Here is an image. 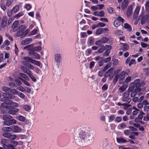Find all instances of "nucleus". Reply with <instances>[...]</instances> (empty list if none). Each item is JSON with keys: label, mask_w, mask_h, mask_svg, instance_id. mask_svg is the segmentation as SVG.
Wrapping results in <instances>:
<instances>
[{"label": "nucleus", "mask_w": 149, "mask_h": 149, "mask_svg": "<svg viewBox=\"0 0 149 149\" xmlns=\"http://www.w3.org/2000/svg\"><path fill=\"white\" fill-rule=\"evenodd\" d=\"M94 39L92 36L89 37L87 41V45L88 46L93 45L94 44Z\"/></svg>", "instance_id": "nucleus-8"}, {"label": "nucleus", "mask_w": 149, "mask_h": 149, "mask_svg": "<svg viewBox=\"0 0 149 149\" xmlns=\"http://www.w3.org/2000/svg\"><path fill=\"white\" fill-rule=\"evenodd\" d=\"M3 120V124L6 125H10L13 124H16V121L14 119H12L13 117L10 115H3L2 117Z\"/></svg>", "instance_id": "nucleus-1"}, {"label": "nucleus", "mask_w": 149, "mask_h": 149, "mask_svg": "<svg viewBox=\"0 0 149 149\" xmlns=\"http://www.w3.org/2000/svg\"><path fill=\"white\" fill-rule=\"evenodd\" d=\"M3 95L5 98L8 99H13L15 97V96L13 95L8 93H4Z\"/></svg>", "instance_id": "nucleus-9"}, {"label": "nucleus", "mask_w": 149, "mask_h": 149, "mask_svg": "<svg viewBox=\"0 0 149 149\" xmlns=\"http://www.w3.org/2000/svg\"><path fill=\"white\" fill-rule=\"evenodd\" d=\"M131 92H130L128 91L127 90V91H126L123 93V98H129V97L130 95V93Z\"/></svg>", "instance_id": "nucleus-35"}, {"label": "nucleus", "mask_w": 149, "mask_h": 149, "mask_svg": "<svg viewBox=\"0 0 149 149\" xmlns=\"http://www.w3.org/2000/svg\"><path fill=\"white\" fill-rule=\"evenodd\" d=\"M112 65V62H110L108 63L104 68L103 69V71L104 72L105 71L107 70L109 68L111 67Z\"/></svg>", "instance_id": "nucleus-29"}, {"label": "nucleus", "mask_w": 149, "mask_h": 149, "mask_svg": "<svg viewBox=\"0 0 149 149\" xmlns=\"http://www.w3.org/2000/svg\"><path fill=\"white\" fill-rule=\"evenodd\" d=\"M124 27L125 29H127L130 32L132 31V29L131 26L127 23H125L124 24Z\"/></svg>", "instance_id": "nucleus-21"}, {"label": "nucleus", "mask_w": 149, "mask_h": 149, "mask_svg": "<svg viewBox=\"0 0 149 149\" xmlns=\"http://www.w3.org/2000/svg\"><path fill=\"white\" fill-rule=\"evenodd\" d=\"M113 69L111 68L106 72L107 74H109V77L111 79H112L115 75V74L113 73Z\"/></svg>", "instance_id": "nucleus-12"}, {"label": "nucleus", "mask_w": 149, "mask_h": 149, "mask_svg": "<svg viewBox=\"0 0 149 149\" xmlns=\"http://www.w3.org/2000/svg\"><path fill=\"white\" fill-rule=\"evenodd\" d=\"M2 130L4 132H9L12 130V127H5L2 128Z\"/></svg>", "instance_id": "nucleus-36"}, {"label": "nucleus", "mask_w": 149, "mask_h": 149, "mask_svg": "<svg viewBox=\"0 0 149 149\" xmlns=\"http://www.w3.org/2000/svg\"><path fill=\"white\" fill-rule=\"evenodd\" d=\"M145 113L143 111H141L140 113L137 116V118L140 119L142 120L143 118V115H145Z\"/></svg>", "instance_id": "nucleus-49"}, {"label": "nucleus", "mask_w": 149, "mask_h": 149, "mask_svg": "<svg viewBox=\"0 0 149 149\" xmlns=\"http://www.w3.org/2000/svg\"><path fill=\"white\" fill-rule=\"evenodd\" d=\"M23 15V13L22 12H21L18 13L14 17L16 18L17 19Z\"/></svg>", "instance_id": "nucleus-61"}, {"label": "nucleus", "mask_w": 149, "mask_h": 149, "mask_svg": "<svg viewBox=\"0 0 149 149\" xmlns=\"http://www.w3.org/2000/svg\"><path fill=\"white\" fill-rule=\"evenodd\" d=\"M32 49L33 51H40L41 50V47L40 46H38L34 47H33Z\"/></svg>", "instance_id": "nucleus-40"}, {"label": "nucleus", "mask_w": 149, "mask_h": 149, "mask_svg": "<svg viewBox=\"0 0 149 149\" xmlns=\"http://www.w3.org/2000/svg\"><path fill=\"white\" fill-rule=\"evenodd\" d=\"M88 136L87 133L85 132L82 130L80 131L79 134V136L81 140H83L84 141L87 140H89V139H88Z\"/></svg>", "instance_id": "nucleus-4"}, {"label": "nucleus", "mask_w": 149, "mask_h": 149, "mask_svg": "<svg viewBox=\"0 0 149 149\" xmlns=\"http://www.w3.org/2000/svg\"><path fill=\"white\" fill-rule=\"evenodd\" d=\"M33 46V44H31L30 45H28L25 47H24L23 49H27L28 50H30V51L31 50H32L33 47H31Z\"/></svg>", "instance_id": "nucleus-38"}, {"label": "nucleus", "mask_w": 149, "mask_h": 149, "mask_svg": "<svg viewBox=\"0 0 149 149\" xmlns=\"http://www.w3.org/2000/svg\"><path fill=\"white\" fill-rule=\"evenodd\" d=\"M133 8L132 6H130L128 8L127 11V16L129 17L130 16L132 13Z\"/></svg>", "instance_id": "nucleus-14"}, {"label": "nucleus", "mask_w": 149, "mask_h": 149, "mask_svg": "<svg viewBox=\"0 0 149 149\" xmlns=\"http://www.w3.org/2000/svg\"><path fill=\"white\" fill-rule=\"evenodd\" d=\"M4 148L5 149H15L14 146L12 144H9L5 146Z\"/></svg>", "instance_id": "nucleus-26"}, {"label": "nucleus", "mask_w": 149, "mask_h": 149, "mask_svg": "<svg viewBox=\"0 0 149 149\" xmlns=\"http://www.w3.org/2000/svg\"><path fill=\"white\" fill-rule=\"evenodd\" d=\"M26 26L25 25H22L19 27V30L24 32V30L26 29Z\"/></svg>", "instance_id": "nucleus-50"}, {"label": "nucleus", "mask_w": 149, "mask_h": 149, "mask_svg": "<svg viewBox=\"0 0 149 149\" xmlns=\"http://www.w3.org/2000/svg\"><path fill=\"white\" fill-rule=\"evenodd\" d=\"M17 118L19 121L23 122L25 120V118L21 115H19L18 116Z\"/></svg>", "instance_id": "nucleus-42"}, {"label": "nucleus", "mask_w": 149, "mask_h": 149, "mask_svg": "<svg viewBox=\"0 0 149 149\" xmlns=\"http://www.w3.org/2000/svg\"><path fill=\"white\" fill-rule=\"evenodd\" d=\"M12 131L14 132H19L21 131V129L18 126L13 125L12 126Z\"/></svg>", "instance_id": "nucleus-7"}, {"label": "nucleus", "mask_w": 149, "mask_h": 149, "mask_svg": "<svg viewBox=\"0 0 149 149\" xmlns=\"http://www.w3.org/2000/svg\"><path fill=\"white\" fill-rule=\"evenodd\" d=\"M32 40L31 38H26L22 41L21 44L24 45L29 44L32 41Z\"/></svg>", "instance_id": "nucleus-13"}, {"label": "nucleus", "mask_w": 149, "mask_h": 149, "mask_svg": "<svg viewBox=\"0 0 149 149\" xmlns=\"http://www.w3.org/2000/svg\"><path fill=\"white\" fill-rule=\"evenodd\" d=\"M113 25L116 27H118L120 25V23L117 19L115 20L113 22Z\"/></svg>", "instance_id": "nucleus-39"}, {"label": "nucleus", "mask_w": 149, "mask_h": 149, "mask_svg": "<svg viewBox=\"0 0 149 149\" xmlns=\"http://www.w3.org/2000/svg\"><path fill=\"white\" fill-rule=\"evenodd\" d=\"M116 141L117 142L119 143H123L128 142L127 141L122 137L117 138Z\"/></svg>", "instance_id": "nucleus-15"}, {"label": "nucleus", "mask_w": 149, "mask_h": 149, "mask_svg": "<svg viewBox=\"0 0 149 149\" xmlns=\"http://www.w3.org/2000/svg\"><path fill=\"white\" fill-rule=\"evenodd\" d=\"M14 17H10L8 19V22H7L8 25L9 26L10 24L14 20Z\"/></svg>", "instance_id": "nucleus-52"}, {"label": "nucleus", "mask_w": 149, "mask_h": 149, "mask_svg": "<svg viewBox=\"0 0 149 149\" xmlns=\"http://www.w3.org/2000/svg\"><path fill=\"white\" fill-rule=\"evenodd\" d=\"M122 100L123 102H125L126 104L130 103L131 101V99L130 98H123Z\"/></svg>", "instance_id": "nucleus-33"}, {"label": "nucleus", "mask_w": 149, "mask_h": 149, "mask_svg": "<svg viewBox=\"0 0 149 149\" xmlns=\"http://www.w3.org/2000/svg\"><path fill=\"white\" fill-rule=\"evenodd\" d=\"M8 142V140L6 139H2L1 140V144H3V146L4 148L5 147V146H6V144Z\"/></svg>", "instance_id": "nucleus-25"}, {"label": "nucleus", "mask_w": 149, "mask_h": 149, "mask_svg": "<svg viewBox=\"0 0 149 149\" xmlns=\"http://www.w3.org/2000/svg\"><path fill=\"white\" fill-rule=\"evenodd\" d=\"M1 100V101L4 102L6 104L11 105L12 103L11 100H8V99L7 98H5L4 97L2 98Z\"/></svg>", "instance_id": "nucleus-17"}, {"label": "nucleus", "mask_w": 149, "mask_h": 149, "mask_svg": "<svg viewBox=\"0 0 149 149\" xmlns=\"http://www.w3.org/2000/svg\"><path fill=\"white\" fill-rule=\"evenodd\" d=\"M23 108L26 111H29L31 109L30 106L28 104H25L23 106Z\"/></svg>", "instance_id": "nucleus-34"}, {"label": "nucleus", "mask_w": 149, "mask_h": 149, "mask_svg": "<svg viewBox=\"0 0 149 149\" xmlns=\"http://www.w3.org/2000/svg\"><path fill=\"white\" fill-rule=\"evenodd\" d=\"M106 51L103 53L104 56H107L109 55L110 52V50L111 49V46L110 45H106L105 46Z\"/></svg>", "instance_id": "nucleus-5"}, {"label": "nucleus", "mask_w": 149, "mask_h": 149, "mask_svg": "<svg viewBox=\"0 0 149 149\" xmlns=\"http://www.w3.org/2000/svg\"><path fill=\"white\" fill-rule=\"evenodd\" d=\"M20 69L24 72L26 73L27 74L29 72V71H30L29 70H28L27 68L24 66H21Z\"/></svg>", "instance_id": "nucleus-28"}, {"label": "nucleus", "mask_w": 149, "mask_h": 149, "mask_svg": "<svg viewBox=\"0 0 149 149\" xmlns=\"http://www.w3.org/2000/svg\"><path fill=\"white\" fill-rule=\"evenodd\" d=\"M17 89L18 90L20 91H21L23 92H24L25 91V90L24 88L21 85L19 86V87H17Z\"/></svg>", "instance_id": "nucleus-51"}, {"label": "nucleus", "mask_w": 149, "mask_h": 149, "mask_svg": "<svg viewBox=\"0 0 149 149\" xmlns=\"http://www.w3.org/2000/svg\"><path fill=\"white\" fill-rule=\"evenodd\" d=\"M40 58V55L38 54L35 52L34 56H33V58L37 60H38Z\"/></svg>", "instance_id": "nucleus-56"}, {"label": "nucleus", "mask_w": 149, "mask_h": 149, "mask_svg": "<svg viewBox=\"0 0 149 149\" xmlns=\"http://www.w3.org/2000/svg\"><path fill=\"white\" fill-rule=\"evenodd\" d=\"M10 92L15 95H17L19 92L15 89H10Z\"/></svg>", "instance_id": "nucleus-53"}, {"label": "nucleus", "mask_w": 149, "mask_h": 149, "mask_svg": "<svg viewBox=\"0 0 149 149\" xmlns=\"http://www.w3.org/2000/svg\"><path fill=\"white\" fill-rule=\"evenodd\" d=\"M141 89L139 88H135L134 91H133L130 95L131 97H134L137 94L138 92H139L141 91Z\"/></svg>", "instance_id": "nucleus-16"}, {"label": "nucleus", "mask_w": 149, "mask_h": 149, "mask_svg": "<svg viewBox=\"0 0 149 149\" xmlns=\"http://www.w3.org/2000/svg\"><path fill=\"white\" fill-rule=\"evenodd\" d=\"M102 42L101 40H100L96 41L95 43V45H96L100 46L102 47H104V45H102Z\"/></svg>", "instance_id": "nucleus-46"}, {"label": "nucleus", "mask_w": 149, "mask_h": 149, "mask_svg": "<svg viewBox=\"0 0 149 149\" xmlns=\"http://www.w3.org/2000/svg\"><path fill=\"white\" fill-rule=\"evenodd\" d=\"M10 88L6 86H3L2 88L3 91L6 92H10Z\"/></svg>", "instance_id": "nucleus-45"}, {"label": "nucleus", "mask_w": 149, "mask_h": 149, "mask_svg": "<svg viewBox=\"0 0 149 149\" xmlns=\"http://www.w3.org/2000/svg\"><path fill=\"white\" fill-rule=\"evenodd\" d=\"M143 120L145 121H149V113H147L146 116L144 117Z\"/></svg>", "instance_id": "nucleus-64"}, {"label": "nucleus", "mask_w": 149, "mask_h": 149, "mask_svg": "<svg viewBox=\"0 0 149 149\" xmlns=\"http://www.w3.org/2000/svg\"><path fill=\"white\" fill-rule=\"evenodd\" d=\"M109 30L106 28H98L96 30L95 33L97 35H99L102 34L103 32L105 33L106 31H108Z\"/></svg>", "instance_id": "nucleus-6"}, {"label": "nucleus", "mask_w": 149, "mask_h": 149, "mask_svg": "<svg viewBox=\"0 0 149 149\" xmlns=\"http://www.w3.org/2000/svg\"><path fill=\"white\" fill-rule=\"evenodd\" d=\"M9 86L11 88L17 87V86L16 84L13 82H10L9 83Z\"/></svg>", "instance_id": "nucleus-63"}, {"label": "nucleus", "mask_w": 149, "mask_h": 149, "mask_svg": "<svg viewBox=\"0 0 149 149\" xmlns=\"http://www.w3.org/2000/svg\"><path fill=\"white\" fill-rule=\"evenodd\" d=\"M109 122H111L114 120L115 116L114 114H112L109 117Z\"/></svg>", "instance_id": "nucleus-44"}, {"label": "nucleus", "mask_w": 149, "mask_h": 149, "mask_svg": "<svg viewBox=\"0 0 149 149\" xmlns=\"http://www.w3.org/2000/svg\"><path fill=\"white\" fill-rule=\"evenodd\" d=\"M126 127V125L124 123H122L119 124L118 126V129H123Z\"/></svg>", "instance_id": "nucleus-22"}, {"label": "nucleus", "mask_w": 149, "mask_h": 149, "mask_svg": "<svg viewBox=\"0 0 149 149\" xmlns=\"http://www.w3.org/2000/svg\"><path fill=\"white\" fill-rule=\"evenodd\" d=\"M13 0H7L6 2V5L8 6H9L13 3Z\"/></svg>", "instance_id": "nucleus-62"}, {"label": "nucleus", "mask_w": 149, "mask_h": 149, "mask_svg": "<svg viewBox=\"0 0 149 149\" xmlns=\"http://www.w3.org/2000/svg\"><path fill=\"white\" fill-rule=\"evenodd\" d=\"M33 73L31 71H29L28 75L31 79L34 82H36V79L33 75Z\"/></svg>", "instance_id": "nucleus-19"}, {"label": "nucleus", "mask_w": 149, "mask_h": 149, "mask_svg": "<svg viewBox=\"0 0 149 149\" xmlns=\"http://www.w3.org/2000/svg\"><path fill=\"white\" fill-rule=\"evenodd\" d=\"M140 10V8L138 7H136L134 13V15H138Z\"/></svg>", "instance_id": "nucleus-60"}, {"label": "nucleus", "mask_w": 149, "mask_h": 149, "mask_svg": "<svg viewBox=\"0 0 149 149\" xmlns=\"http://www.w3.org/2000/svg\"><path fill=\"white\" fill-rule=\"evenodd\" d=\"M122 120V118L121 117L118 116L116 118L115 121L117 123H119Z\"/></svg>", "instance_id": "nucleus-59"}, {"label": "nucleus", "mask_w": 149, "mask_h": 149, "mask_svg": "<svg viewBox=\"0 0 149 149\" xmlns=\"http://www.w3.org/2000/svg\"><path fill=\"white\" fill-rule=\"evenodd\" d=\"M19 22L18 20H16L12 24V27H15V28L17 27L19 25Z\"/></svg>", "instance_id": "nucleus-43"}, {"label": "nucleus", "mask_w": 149, "mask_h": 149, "mask_svg": "<svg viewBox=\"0 0 149 149\" xmlns=\"http://www.w3.org/2000/svg\"><path fill=\"white\" fill-rule=\"evenodd\" d=\"M102 43H105L107 42L109 39L108 38L105 37H102L100 39Z\"/></svg>", "instance_id": "nucleus-37"}, {"label": "nucleus", "mask_w": 149, "mask_h": 149, "mask_svg": "<svg viewBox=\"0 0 149 149\" xmlns=\"http://www.w3.org/2000/svg\"><path fill=\"white\" fill-rule=\"evenodd\" d=\"M16 36L17 37H19L21 36L23 37L24 36V32L20 30L17 33Z\"/></svg>", "instance_id": "nucleus-32"}, {"label": "nucleus", "mask_w": 149, "mask_h": 149, "mask_svg": "<svg viewBox=\"0 0 149 149\" xmlns=\"http://www.w3.org/2000/svg\"><path fill=\"white\" fill-rule=\"evenodd\" d=\"M19 8V6L15 5L13 7L11 10L13 13L15 14L18 11Z\"/></svg>", "instance_id": "nucleus-23"}, {"label": "nucleus", "mask_w": 149, "mask_h": 149, "mask_svg": "<svg viewBox=\"0 0 149 149\" xmlns=\"http://www.w3.org/2000/svg\"><path fill=\"white\" fill-rule=\"evenodd\" d=\"M25 7L27 10H29L31 8V6L30 4L27 3L25 4Z\"/></svg>", "instance_id": "nucleus-54"}, {"label": "nucleus", "mask_w": 149, "mask_h": 149, "mask_svg": "<svg viewBox=\"0 0 149 149\" xmlns=\"http://www.w3.org/2000/svg\"><path fill=\"white\" fill-rule=\"evenodd\" d=\"M105 50V46L104 47H101L98 49L96 53H102Z\"/></svg>", "instance_id": "nucleus-41"}, {"label": "nucleus", "mask_w": 149, "mask_h": 149, "mask_svg": "<svg viewBox=\"0 0 149 149\" xmlns=\"http://www.w3.org/2000/svg\"><path fill=\"white\" fill-rule=\"evenodd\" d=\"M61 59V56L59 54H56L55 55V60L57 63H60Z\"/></svg>", "instance_id": "nucleus-24"}, {"label": "nucleus", "mask_w": 149, "mask_h": 149, "mask_svg": "<svg viewBox=\"0 0 149 149\" xmlns=\"http://www.w3.org/2000/svg\"><path fill=\"white\" fill-rule=\"evenodd\" d=\"M6 0H1L0 2V7L1 9L5 10L6 9V6L5 5Z\"/></svg>", "instance_id": "nucleus-18"}, {"label": "nucleus", "mask_w": 149, "mask_h": 149, "mask_svg": "<svg viewBox=\"0 0 149 149\" xmlns=\"http://www.w3.org/2000/svg\"><path fill=\"white\" fill-rule=\"evenodd\" d=\"M2 136L5 137L10 139L11 136V134L10 133L5 132L3 134Z\"/></svg>", "instance_id": "nucleus-31"}, {"label": "nucleus", "mask_w": 149, "mask_h": 149, "mask_svg": "<svg viewBox=\"0 0 149 149\" xmlns=\"http://www.w3.org/2000/svg\"><path fill=\"white\" fill-rule=\"evenodd\" d=\"M19 110L17 108L13 107L10 110L8 111V113L13 115H15L16 113L18 112Z\"/></svg>", "instance_id": "nucleus-11"}, {"label": "nucleus", "mask_w": 149, "mask_h": 149, "mask_svg": "<svg viewBox=\"0 0 149 149\" xmlns=\"http://www.w3.org/2000/svg\"><path fill=\"white\" fill-rule=\"evenodd\" d=\"M141 80L139 79H136L134 81V82H132L130 84V86L128 90L130 92H132L135 88L141 89L140 87L141 84Z\"/></svg>", "instance_id": "nucleus-2"}, {"label": "nucleus", "mask_w": 149, "mask_h": 149, "mask_svg": "<svg viewBox=\"0 0 149 149\" xmlns=\"http://www.w3.org/2000/svg\"><path fill=\"white\" fill-rule=\"evenodd\" d=\"M24 60H25L26 62H29L32 63L33 61V59L31 57H29L25 56L23 58Z\"/></svg>", "instance_id": "nucleus-20"}, {"label": "nucleus", "mask_w": 149, "mask_h": 149, "mask_svg": "<svg viewBox=\"0 0 149 149\" xmlns=\"http://www.w3.org/2000/svg\"><path fill=\"white\" fill-rule=\"evenodd\" d=\"M17 95L22 98L24 99L25 97V95L22 93L19 92Z\"/></svg>", "instance_id": "nucleus-58"}, {"label": "nucleus", "mask_w": 149, "mask_h": 149, "mask_svg": "<svg viewBox=\"0 0 149 149\" xmlns=\"http://www.w3.org/2000/svg\"><path fill=\"white\" fill-rule=\"evenodd\" d=\"M108 88V85L105 84L102 87V89L103 91H105L107 90Z\"/></svg>", "instance_id": "nucleus-55"}, {"label": "nucleus", "mask_w": 149, "mask_h": 149, "mask_svg": "<svg viewBox=\"0 0 149 149\" xmlns=\"http://www.w3.org/2000/svg\"><path fill=\"white\" fill-rule=\"evenodd\" d=\"M121 44L123 45V51H125L128 50L129 49V46L127 44L125 43H122Z\"/></svg>", "instance_id": "nucleus-30"}, {"label": "nucleus", "mask_w": 149, "mask_h": 149, "mask_svg": "<svg viewBox=\"0 0 149 149\" xmlns=\"http://www.w3.org/2000/svg\"><path fill=\"white\" fill-rule=\"evenodd\" d=\"M32 63L38 66H40L41 64L40 61L34 60H33Z\"/></svg>", "instance_id": "nucleus-48"}, {"label": "nucleus", "mask_w": 149, "mask_h": 149, "mask_svg": "<svg viewBox=\"0 0 149 149\" xmlns=\"http://www.w3.org/2000/svg\"><path fill=\"white\" fill-rule=\"evenodd\" d=\"M125 73L124 71L122 72L119 75V77L121 80H123L125 76Z\"/></svg>", "instance_id": "nucleus-47"}, {"label": "nucleus", "mask_w": 149, "mask_h": 149, "mask_svg": "<svg viewBox=\"0 0 149 149\" xmlns=\"http://www.w3.org/2000/svg\"><path fill=\"white\" fill-rule=\"evenodd\" d=\"M128 4V0H124L122 3L121 8L123 10H125Z\"/></svg>", "instance_id": "nucleus-10"}, {"label": "nucleus", "mask_w": 149, "mask_h": 149, "mask_svg": "<svg viewBox=\"0 0 149 149\" xmlns=\"http://www.w3.org/2000/svg\"><path fill=\"white\" fill-rule=\"evenodd\" d=\"M8 18L6 16H4L1 20V23L0 25V31L2 30L3 29L6 27L7 24Z\"/></svg>", "instance_id": "nucleus-3"}, {"label": "nucleus", "mask_w": 149, "mask_h": 149, "mask_svg": "<svg viewBox=\"0 0 149 149\" xmlns=\"http://www.w3.org/2000/svg\"><path fill=\"white\" fill-rule=\"evenodd\" d=\"M19 75L26 80L29 81L30 80L29 78L26 74L24 73H19Z\"/></svg>", "instance_id": "nucleus-27"}, {"label": "nucleus", "mask_w": 149, "mask_h": 149, "mask_svg": "<svg viewBox=\"0 0 149 149\" xmlns=\"http://www.w3.org/2000/svg\"><path fill=\"white\" fill-rule=\"evenodd\" d=\"M145 6L146 10L148 11L149 10V0L147 1Z\"/></svg>", "instance_id": "nucleus-57"}]
</instances>
